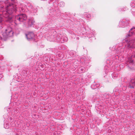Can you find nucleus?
<instances>
[{"instance_id":"f257e3e1","label":"nucleus","mask_w":135,"mask_h":135,"mask_svg":"<svg viewBox=\"0 0 135 135\" xmlns=\"http://www.w3.org/2000/svg\"><path fill=\"white\" fill-rule=\"evenodd\" d=\"M16 5L14 4L9 3L7 5L6 8V12L5 13L4 17L6 18L8 17L9 14H11L16 11Z\"/></svg>"},{"instance_id":"f03ea898","label":"nucleus","mask_w":135,"mask_h":135,"mask_svg":"<svg viewBox=\"0 0 135 135\" xmlns=\"http://www.w3.org/2000/svg\"><path fill=\"white\" fill-rule=\"evenodd\" d=\"M13 32L12 28L10 27H8L5 30V31L2 34L3 37L4 38L8 37H11L13 36Z\"/></svg>"},{"instance_id":"7ed1b4c3","label":"nucleus","mask_w":135,"mask_h":135,"mask_svg":"<svg viewBox=\"0 0 135 135\" xmlns=\"http://www.w3.org/2000/svg\"><path fill=\"white\" fill-rule=\"evenodd\" d=\"M17 18L19 21H23V20H26L27 18L26 15L24 14H21L20 15L16 17Z\"/></svg>"},{"instance_id":"20e7f679","label":"nucleus","mask_w":135,"mask_h":135,"mask_svg":"<svg viewBox=\"0 0 135 135\" xmlns=\"http://www.w3.org/2000/svg\"><path fill=\"white\" fill-rule=\"evenodd\" d=\"M26 36L28 40H30L32 39L34 40H35L34 39L35 35L32 32H30L28 33L26 35Z\"/></svg>"},{"instance_id":"39448f33","label":"nucleus","mask_w":135,"mask_h":135,"mask_svg":"<svg viewBox=\"0 0 135 135\" xmlns=\"http://www.w3.org/2000/svg\"><path fill=\"white\" fill-rule=\"evenodd\" d=\"M35 23V21L32 18H30L28 19V26H31L33 25Z\"/></svg>"},{"instance_id":"423d86ee","label":"nucleus","mask_w":135,"mask_h":135,"mask_svg":"<svg viewBox=\"0 0 135 135\" xmlns=\"http://www.w3.org/2000/svg\"><path fill=\"white\" fill-rule=\"evenodd\" d=\"M133 30H134V31H135V28H132V29H131V30L129 31V32L130 33H132V34H133V32H132L131 31Z\"/></svg>"},{"instance_id":"0eeeda50","label":"nucleus","mask_w":135,"mask_h":135,"mask_svg":"<svg viewBox=\"0 0 135 135\" xmlns=\"http://www.w3.org/2000/svg\"><path fill=\"white\" fill-rule=\"evenodd\" d=\"M132 42H133L132 41H131H131H130V43H129V46H132V47H133V46L132 45Z\"/></svg>"},{"instance_id":"6e6552de","label":"nucleus","mask_w":135,"mask_h":135,"mask_svg":"<svg viewBox=\"0 0 135 135\" xmlns=\"http://www.w3.org/2000/svg\"><path fill=\"white\" fill-rule=\"evenodd\" d=\"M87 17L88 18H89L91 17V16L90 15L88 14Z\"/></svg>"},{"instance_id":"1a4fd4ad","label":"nucleus","mask_w":135,"mask_h":135,"mask_svg":"<svg viewBox=\"0 0 135 135\" xmlns=\"http://www.w3.org/2000/svg\"><path fill=\"white\" fill-rule=\"evenodd\" d=\"M8 20H11L12 19V18L11 17H8Z\"/></svg>"},{"instance_id":"9d476101","label":"nucleus","mask_w":135,"mask_h":135,"mask_svg":"<svg viewBox=\"0 0 135 135\" xmlns=\"http://www.w3.org/2000/svg\"><path fill=\"white\" fill-rule=\"evenodd\" d=\"M133 85H135V83H133Z\"/></svg>"},{"instance_id":"9b49d317","label":"nucleus","mask_w":135,"mask_h":135,"mask_svg":"<svg viewBox=\"0 0 135 135\" xmlns=\"http://www.w3.org/2000/svg\"><path fill=\"white\" fill-rule=\"evenodd\" d=\"M11 1H13L14 0H11Z\"/></svg>"},{"instance_id":"f8f14e48","label":"nucleus","mask_w":135,"mask_h":135,"mask_svg":"<svg viewBox=\"0 0 135 135\" xmlns=\"http://www.w3.org/2000/svg\"><path fill=\"white\" fill-rule=\"evenodd\" d=\"M1 22V21H0V22Z\"/></svg>"},{"instance_id":"ddd939ff","label":"nucleus","mask_w":135,"mask_h":135,"mask_svg":"<svg viewBox=\"0 0 135 135\" xmlns=\"http://www.w3.org/2000/svg\"><path fill=\"white\" fill-rule=\"evenodd\" d=\"M130 87L132 88V87H131V86H130Z\"/></svg>"}]
</instances>
